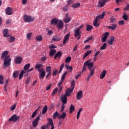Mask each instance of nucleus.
<instances>
[{
	"label": "nucleus",
	"mask_w": 129,
	"mask_h": 129,
	"mask_svg": "<svg viewBox=\"0 0 129 129\" xmlns=\"http://www.w3.org/2000/svg\"><path fill=\"white\" fill-rule=\"evenodd\" d=\"M84 66L88 67V69L90 70V74L86 79V81H88L89 78H90L91 76H93V74H94V69H92V67L94 66V62L91 61V59H90L84 62Z\"/></svg>",
	"instance_id": "f257e3e1"
},
{
	"label": "nucleus",
	"mask_w": 129,
	"mask_h": 129,
	"mask_svg": "<svg viewBox=\"0 0 129 129\" xmlns=\"http://www.w3.org/2000/svg\"><path fill=\"white\" fill-rule=\"evenodd\" d=\"M9 51L6 50L4 51L2 54L1 59L4 60V66L5 67H9L11 65V57L8 55Z\"/></svg>",
	"instance_id": "f03ea898"
},
{
	"label": "nucleus",
	"mask_w": 129,
	"mask_h": 129,
	"mask_svg": "<svg viewBox=\"0 0 129 129\" xmlns=\"http://www.w3.org/2000/svg\"><path fill=\"white\" fill-rule=\"evenodd\" d=\"M71 88H68L66 90L65 96H70V94L73 92V90H74V87H75V81L73 80L71 82Z\"/></svg>",
	"instance_id": "7ed1b4c3"
},
{
	"label": "nucleus",
	"mask_w": 129,
	"mask_h": 129,
	"mask_svg": "<svg viewBox=\"0 0 129 129\" xmlns=\"http://www.w3.org/2000/svg\"><path fill=\"white\" fill-rule=\"evenodd\" d=\"M23 20L25 23H33L35 21V18L31 16L25 14L23 16Z\"/></svg>",
	"instance_id": "20e7f679"
},
{
	"label": "nucleus",
	"mask_w": 129,
	"mask_h": 129,
	"mask_svg": "<svg viewBox=\"0 0 129 129\" xmlns=\"http://www.w3.org/2000/svg\"><path fill=\"white\" fill-rule=\"evenodd\" d=\"M19 119H20V116H18L16 114H14L9 119V121L16 122V121H17V120H19Z\"/></svg>",
	"instance_id": "39448f33"
},
{
	"label": "nucleus",
	"mask_w": 129,
	"mask_h": 129,
	"mask_svg": "<svg viewBox=\"0 0 129 129\" xmlns=\"http://www.w3.org/2000/svg\"><path fill=\"white\" fill-rule=\"evenodd\" d=\"M75 34L74 37L75 38H76L77 40H79L80 38H81V32H80V30L79 29H75Z\"/></svg>",
	"instance_id": "423d86ee"
},
{
	"label": "nucleus",
	"mask_w": 129,
	"mask_h": 129,
	"mask_svg": "<svg viewBox=\"0 0 129 129\" xmlns=\"http://www.w3.org/2000/svg\"><path fill=\"white\" fill-rule=\"evenodd\" d=\"M39 120H40V117L39 116H37L32 121V125L33 127H36L39 124Z\"/></svg>",
	"instance_id": "0eeeda50"
},
{
	"label": "nucleus",
	"mask_w": 129,
	"mask_h": 129,
	"mask_svg": "<svg viewBox=\"0 0 129 129\" xmlns=\"http://www.w3.org/2000/svg\"><path fill=\"white\" fill-rule=\"evenodd\" d=\"M107 3L106 0H100L98 3V7L99 8H102V7H104L105 6V4Z\"/></svg>",
	"instance_id": "6e6552de"
},
{
	"label": "nucleus",
	"mask_w": 129,
	"mask_h": 129,
	"mask_svg": "<svg viewBox=\"0 0 129 129\" xmlns=\"http://www.w3.org/2000/svg\"><path fill=\"white\" fill-rule=\"evenodd\" d=\"M57 27L59 30H62L63 28H64V23L62 20H59L58 22H57V24H56Z\"/></svg>",
	"instance_id": "1a4fd4ad"
},
{
	"label": "nucleus",
	"mask_w": 129,
	"mask_h": 129,
	"mask_svg": "<svg viewBox=\"0 0 129 129\" xmlns=\"http://www.w3.org/2000/svg\"><path fill=\"white\" fill-rule=\"evenodd\" d=\"M38 72L40 73L39 75V79H43V78L45 77V75L46 74V73H45V70H44L43 69H41V70H39Z\"/></svg>",
	"instance_id": "9d476101"
},
{
	"label": "nucleus",
	"mask_w": 129,
	"mask_h": 129,
	"mask_svg": "<svg viewBox=\"0 0 129 129\" xmlns=\"http://www.w3.org/2000/svg\"><path fill=\"white\" fill-rule=\"evenodd\" d=\"M60 20L58 19L57 18H54L51 20L50 25H53V26H56L59 22Z\"/></svg>",
	"instance_id": "9b49d317"
},
{
	"label": "nucleus",
	"mask_w": 129,
	"mask_h": 129,
	"mask_svg": "<svg viewBox=\"0 0 129 129\" xmlns=\"http://www.w3.org/2000/svg\"><path fill=\"white\" fill-rule=\"evenodd\" d=\"M7 40L10 43H14V42H15L16 40V38L14 37L13 35H10L7 37Z\"/></svg>",
	"instance_id": "f8f14e48"
},
{
	"label": "nucleus",
	"mask_w": 129,
	"mask_h": 129,
	"mask_svg": "<svg viewBox=\"0 0 129 129\" xmlns=\"http://www.w3.org/2000/svg\"><path fill=\"white\" fill-rule=\"evenodd\" d=\"M71 21V17L68 16V14H66V17L63 19V22L66 24L69 23Z\"/></svg>",
	"instance_id": "ddd939ff"
},
{
	"label": "nucleus",
	"mask_w": 129,
	"mask_h": 129,
	"mask_svg": "<svg viewBox=\"0 0 129 129\" xmlns=\"http://www.w3.org/2000/svg\"><path fill=\"white\" fill-rule=\"evenodd\" d=\"M69 37H70V33H68L63 38V44L65 45L69 41Z\"/></svg>",
	"instance_id": "4468645a"
},
{
	"label": "nucleus",
	"mask_w": 129,
	"mask_h": 129,
	"mask_svg": "<svg viewBox=\"0 0 129 129\" xmlns=\"http://www.w3.org/2000/svg\"><path fill=\"white\" fill-rule=\"evenodd\" d=\"M82 97H83V92H82V91H80L77 94L76 98L78 99V100H80Z\"/></svg>",
	"instance_id": "2eb2a0df"
},
{
	"label": "nucleus",
	"mask_w": 129,
	"mask_h": 129,
	"mask_svg": "<svg viewBox=\"0 0 129 129\" xmlns=\"http://www.w3.org/2000/svg\"><path fill=\"white\" fill-rule=\"evenodd\" d=\"M6 13L7 15H13V8L11 7H8L6 9Z\"/></svg>",
	"instance_id": "dca6fc26"
},
{
	"label": "nucleus",
	"mask_w": 129,
	"mask_h": 129,
	"mask_svg": "<svg viewBox=\"0 0 129 129\" xmlns=\"http://www.w3.org/2000/svg\"><path fill=\"white\" fill-rule=\"evenodd\" d=\"M46 72L47 74L46 76V78H48L51 75V67L48 66L46 68Z\"/></svg>",
	"instance_id": "f3484780"
},
{
	"label": "nucleus",
	"mask_w": 129,
	"mask_h": 129,
	"mask_svg": "<svg viewBox=\"0 0 129 129\" xmlns=\"http://www.w3.org/2000/svg\"><path fill=\"white\" fill-rule=\"evenodd\" d=\"M28 70H22L19 75V79L21 80L22 78H23V76L24 74H26V73H29V72L28 71Z\"/></svg>",
	"instance_id": "a211bd4d"
},
{
	"label": "nucleus",
	"mask_w": 129,
	"mask_h": 129,
	"mask_svg": "<svg viewBox=\"0 0 129 129\" xmlns=\"http://www.w3.org/2000/svg\"><path fill=\"white\" fill-rule=\"evenodd\" d=\"M62 105H65L67 103V96L63 95L61 97Z\"/></svg>",
	"instance_id": "6ab92c4d"
},
{
	"label": "nucleus",
	"mask_w": 129,
	"mask_h": 129,
	"mask_svg": "<svg viewBox=\"0 0 129 129\" xmlns=\"http://www.w3.org/2000/svg\"><path fill=\"white\" fill-rule=\"evenodd\" d=\"M15 61L16 64H21L22 63V61H23V58L21 56H17Z\"/></svg>",
	"instance_id": "aec40b11"
},
{
	"label": "nucleus",
	"mask_w": 129,
	"mask_h": 129,
	"mask_svg": "<svg viewBox=\"0 0 129 129\" xmlns=\"http://www.w3.org/2000/svg\"><path fill=\"white\" fill-rule=\"evenodd\" d=\"M108 29H110V30H112V31H114L117 28V25L115 24H112L111 26H107Z\"/></svg>",
	"instance_id": "412c9836"
},
{
	"label": "nucleus",
	"mask_w": 129,
	"mask_h": 129,
	"mask_svg": "<svg viewBox=\"0 0 129 129\" xmlns=\"http://www.w3.org/2000/svg\"><path fill=\"white\" fill-rule=\"evenodd\" d=\"M67 116V113L66 112H63L62 113L58 116L59 119H65V117Z\"/></svg>",
	"instance_id": "4be33fe9"
},
{
	"label": "nucleus",
	"mask_w": 129,
	"mask_h": 129,
	"mask_svg": "<svg viewBox=\"0 0 129 129\" xmlns=\"http://www.w3.org/2000/svg\"><path fill=\"white\" fill-rule=\"evenodd\" d=\"M104 16H105V12H102L101 14H100L96 17V20H97L98 21V19L102 20V19L104 18Z\"/></svg>",
	"instance_id": "5701e85b"
},
{
	"label": "nucleus",
	"mask_w": 129,
	"mask_h": 129,
	"mask_svg": "<svg viewBox=\"0 0 129 129\" xmlns=\"http://www.w3.org/2000/svg\"><path fill=\"white\" fill-rule=\"evenodd\" d=\"M115 38L114 36H111L110 39L108 40L109 45H113V42H114Z\"/></svg>",
	"instance_id": "b1692460"
},
{
	"label": "nucleus",
	"mask_w": 129,
	"mask_h": 129,
	"mask_svg": "<svg viewBox=\"0 0 129 129\" xmlns=\"http://www.w3.org/2000/svg\"><path fill=\"white\" fill-rule=\"evenodd\" d=\"M106 75V71L103 70L100 75V79H103Z\"/></svg>",
	"instance_id": "393cba45"
},
{
	"label": "nucleus",
	"mask_w": 129,
	"mask_h": 129,
	"mask_svg": "<svg viewBox=\"0 0 129 129\" xmlns=\"http://www.w3.org/2000/svg\"><path fill=\"white\" fill-rule=\"evenodd\" d=\"M8 33H9L8 29H4L3 30V36L5 37V38L9 37V34H8Z\"/></svg>",
	"instance_id": "a878e982"
},
{
	"label": "nucleus",
	"mask_w": 129,
	"mask_h": 129,
	"mask_svg": "<svg viewBox=\"0 0 129 129\" xmlns=\"http://www.w3.org/2000/svg\"><path fill=\"white\" fill-rule=\"evenodd\" d=\"M36 41H37V42H41L42 40H43V37L42 35H38L36 36L35 37Z\"/></svg>",
	"instance_id": "bb28decb"
},
{
	"label": "nucleus",
	"mask_w": 129,
	"mask_h": 129,
	"mask_svg": "<svg viewBox=\"0 0 129 129\" xmlns=\"http://www.w3.org/2000/svg\"><path fill=\"white\" fill-rule=\"evenodd\" d=\"M48 110V106L47 105H45L42 108V114H45L47 112Z\"/></svg>",
	"instance_id": "cd10ccee"
},
{
	"label": "nucleus",
	"mask_w": 129,
	"mask_h": 129,
	"mask_svg": "<svg viewBox=\"0 0 129 129\" xmlns=\"http://www.w3.org/2000/svg\"><path fill=\"white\" fill-rule=\"evenodd\" d=\"M92 52V50H88L86 51L83 56V59H85V58H86V57H87L88 55H90V54H91Z\"/></svg>",
	"instance_id": "c85d7f7f"
},
{
	"label": "nucleus",
	"mask_w": 129,
	"mask_h": 129,
	"mask_svg": "<svg viewBox=\"0 0 129 129\" xmlns=\"http://www.w3.org/2000/svg\"><path fill=\"white\" fill-rule=\"evenodd\" d=\"M80 6H81L80 3H77L74 4L72 6V7L74 9H77L78 8H79V7H80Z\"/></svg>",
	"instance_id": "c756f323"
},
{
	"label": "nucleus",
	"mask_w": 129,
	"mask_h": 129,
	"mask_svg": "<svg viewBox=\"0 0 129 129\" xmlns=\"http://www.w3.org/2000/svg\"><path fill=\"white\" fill-rule=\"evenodd\" d=\"M43 67V64H37L36 66H35V69H37L38 72H39V70H41V69H40V68H42Z\"/></svg>",
	"instance_id": "7c9ffc66"
},
{
	"label": "nucleus",
	"mask_w": 129,
	"mask_h": 129,
	"mask_svg": "<svg viewBox=\"0 0 129 129\" xmlns=\"http://www.w3.org/2000/svg\"><path fill=\"white\" fill-rule=\"evenodd\" d=\"M61 56H62V53L61 52H58L55 54L54 59H56V58H60Z\"/></svg>",
	"instance_id": "2f4dec72"
},
{
	"label": "nucleus",
	"mask_w": 129,
	"mask_h": 129,
	"mask_svg": "<svg viewBox=\"0 0 129 129\" xmlns=\"http://www.w3.org/2000/svg\"><path fill=\"white\" fill-rule=\"evenodd\" d=\"M75 110V107L73 105H71V106L70 107V113H72L73 111Z\"/></svg>",
	"instance_id": "473e14b6"
},
{
	"label": "nucleus",
	"mask_w": 129,
	"mask_h": 129,
	"mask_svg": "<svg viewBox=\"0 0 129 129\" xmlns=\"http://www.w3.org/2000/svg\"><path fill=\"white\" fill-rule=\"evenodd\" d=\"M33 36V33L30 32L26 35V38L27 40H31V37Z\"/></svg>",
	"instance_id": "72a5a7b5"
},
{
	"label": "nucleus",
	"mask_w": 129,
	"mask_h": 129,
	"mask_svg": "<svg viewBox=\"0 0 129 129\" xmlns=\"http://www.w3.org/2000/svg\"><path fill=\"white\" fill-rule=\"evenodd\" d=\"M93 25L94 27H99V23H98V20L97 19H95L93 22Z\"/></svg>",
	"instance_id": "f704fd0d"
},
{
	"label": "nucleus",
	"mask_w": 129,
	"mask_h": 129,
	"mask_svg": "<svg viewBox=\"0 0 129 129\" xmlns=\"http://www.w3.org/2000/svg\"><path fill=\"white\" fill-rule=\"evenodd\" d=\"M55 53H56V50L51 49L49 52V55L50 57H52V56H53V55H54V54H55Z\"/></svg>",
	"instance_id": "c9c22d12"
},
{
	"label": "nucleus",
	"mask_w": 129,
	"mask_h": 129,
	"mask_svg": "<svg viewBox=\"0 0 129 129\" xmlns=\"http://www.w3.org/2000/svg\"><path fill=\"white\" fill-rule=\"evenodd\" d=\"M13 76L14 78H17V77H18V76H19V71H15L13 73Z\"/></svg>",
	"instance_id": "e433bc0d"
},
{
	"label": "nucleus",
	"mask_w": 129,
	"mask_h": 129,
	"mask_svg": "<svg viewBox=\"0 0 129 129\" xmlns=\"http://www.w3.org/2000/svg\"><path fill=\"white\" fill-rule=\"evenodd\" d=\"M59 113H58V111H56L54 113H53V118L54 119H55V118H57V116L58 117V118H59Z\"/></svg>",
	"instance_id": "4c0bfd02"
},
{
	"label": "nucleus",
	"mask_w": 129,
	"mask_h": 129,
	"mask_svg": "<svg viewBox=\"0 0 129 129\" xmlns=\"http://www.w3.org/2000/svg\"><path fill=\"white\" fill-rule=\"evenodd\" d=\"M61 40V38L60 37H52V40H53L54 42H58Z\"/></svg>",
	"instance_id": "58836bf2"
},
{
	"label": "nucleus",
	"mask_w": 129,
	"mask_h": 129,
	"mask_svg": "<svg viewBox=\"0 0 129 129\" xmlns=\"http://www.w3.org/2000/svg\"><path fill=\"white\" fill-rule=\"evenodd\" d=\"M66 75H67V72H65L62 74L60 80H61L62 81H64Z\"/></svg>",
	"instance_id": "ea45409f"
},
{
	"label": "nucleus",
	"mask_w": 129,
	"mask_h": 129,
	"mask_svg": "<svg viewBox=\"0 0 129 129\" xmlns=\"http://www.w3.org/2000/svg\"><path fill=\"white\" fill-rule=\"evenodd\" d=\"M106 46H107V44L105 43L103 44V45L100 48V50H105L106 49Z\"/></svg>",
	"instance_id": "a19ab883"
},
{
	"label": "nucleus",
	"mask_w": 129,
	"mask_h": 129,
	"mask_svg": "<svg viewBox=\"0 0 129 129\" xmlns=\"http://www.w3.org/2000/svg\"><path fill=\"white\" fill-rule=\"evenodd\" d=\"M30 66H31V64L30 63H27V64H25L24 67V70H29V67H30Z\"/></svg>",
	"instance_id": "79ce46f5"
},
{
	"label": "nucleus",
	"mask_w": 129,
	"mask_h": 129,
	"mask_svg": "<svg viewBox=\"0 0 129 129\" xmlns=\"http://www.w3.org/2000/svg\"><path fill=\"white\" fill-rule=\"evenodd\" d=\"M0 84L1 85L4 84V76L3 75H0Z\"/></svg>",
	"instance_id": "37998d69"
},
{
	"label": "nucleus",
	"mask_w": 129,
	"mask_h": 129,
	"mask_svg": "<svg viewBox=\"0 0 129 129\" xmlns=\"http://www.w3.org/2000/svg\"><path fill=\"white\" fill-rule=\"evenodd\" d=\"M93 27L91 25H87L86 30L88 32L91 31V29H92Z\"/></svg>",
	"instance_id": "c03bdc74"
},
{
	"label": "nucleus",
	"mask_w": 129,
	"mask_h": 129,
	"mask_svg": "<svg viewBox=\"0 0 129 129\" xmlns=\"http://www.w3.org/2000/svg\"><path fill=\"white\" fill-rule=\"evenodd\" d=\"M67 70H70V71H72V70H73V67L72 66H70L69 65H67L66 66Z\"/></svg>",
	"instance_id": "a18cd8bd"
},
{
	"label": "nucleus",
	"mask_w": 129,
	"mask_h": 129,
	"mask_svg": "<svg viewBox=\"0 0 129 129\" xmlns=\"http://www.w3.org/2000/svg\"><path fill=\"white\" fill-rule=\"evenodd\" d=\"M70 61H71V56H68L65 60L66 63H70Z\"/></svg>",
	"instance_id": "49530a36"
},
{
	"label": "nucleus",
	"mask_w": 129,
	"mask_h": 129,
	"mask_svg": "<svg viewBox=\"0 0 129 129\" xmlns=\"http://www.w3.org/2000/svg\"><path fill=\"white\" fill-rule=\"evenodd\" d=\"M57 91H58V88H55L52 91V93L51 94V95L53 96V95H55L56 93H57Z\"/></svg>",
	"instance_id": "de8ad7c7"
},
{
	"label": "nucleus",
	"mask_w": 129,
	"mask_h": 129,
	"mask_svg": "<svg viewBox=\"0 0 129 129\" xmlns=\"http://www.w3.org/2000/svg\"><path fill=\"white\" fill-rule=\"evenodd\" d=\"M118 24L119 26H124V21L123 20L119 21L118 22Z\"/></svg>",
	"instance_id": "09e8293b"
},
{
	"label": "nucleus",
	"mask_w": 129,
	"mask_h": 129,
	"mask_svg": "<svg viewBox=\"0 0 129 129\" xmlns=\"http://www.w3.org/2000/svg\"><path fill=\"white\" fill-rule=\"evenodd\" d=\"M38 109H39V108L37 109L32 114V116H31V118H34V117H35V116H36V114H37V111H38Z\"/></svg>",
	"instance_id": "8fccbe9b"
},
{
	"label": "nucleus",
	"mask_w": 129,
	"mask_h": 129,
	"mask_svg": "<svg viewBox=\"0 0 129 129\" xmlns=\"http://www.w3.org/2000/svg\"><path fill=\"white\" fill-rule=\"evenodd\" d=\"M46 60H47V57L46 56L43 55L41 57V61H42V62H44L46 61Z\"/></svg>",
	"instance_id": "3c124183"
},
{
	"label": "nucleus",
	"mask_w": 129,
	"mask_h": 129,
	"mask_svg": "<svg viewBox=\"0 0 129 129\" xmlns=\"http://www.w3.org/2000/svg\"><path fill=\"white\" fill-rule=\"evenodd\" d=\"M87 69V68H86V66H85L84 65V66L83 67V70H82V72H80V74H82V73H83V72L84 71H86V70Z\"/></svg>",
	"instance_id": "603ef678"
},
{
	"label": "nucleus",
	"mask_w": 129,
	"mask_h": 129,
	"mask_svg": "<svg viewBox=\"0 0 129 129\" xmlns=\"http://www.w3.org/2000/svg\"><path fill=\"white\" fill-rule=\"evenodd\" d=\"M64 63H62L60 67V69H59V73H61V72H62V70H63V68H64Z\"/></svg>",
	"instance_id": "864d4df0"
},
{
	"label": "nucleus",
	"mask_w": 129,
	"mask_h": 129,
	"mask_svg": "<svg viewBox=\"0 0 129 129\" xmlns=\"http://www.w3.org/2000/svg\"><path fill=\"white\" fill-rule=\"evenodd\" d=\"M63 82H64V81H62V80H60V81L58 82V83H57V86H58V87H61V85H62V83H63Z\"/></svg>",
	"instance_id": "5fc2aeb1"
},
{
	"label": "nucleus",
	"mask_w": 129,
	"mask_h": 129,
	"mask_svg": "<svg viewBox=\"0 0 129 129\" xmlns=\"http://www.w3.org/2000/svg\"><path fill=\"white\" fill-rule=\"evenodd\" d=\"M57 74H58V71L57 70V69H55V70L53 72L52 75H53V76H56V75H57Z\"/></svg>",
	"instance_id": "6e6d98bb"
},
{
	"label": "nucleus",
	"mask_w": 129,
	"mask_h": 129,
	"mask_svg": "<svg viewBox=\"0 0 129 129\" xmlns=\"http://www.w3.org/2000/svg\"><path fill=\"white\" fill-rule=\"evenodd\" d=\"M108 35H109V32H106L104 34L103 37L107 39V37H108Z\"/></svg>",
	"instance_id": "4d7b16f0"
},
{
	"label": "nucleus",
	"mask_w": 129,
	"mask_h": 129,
	"mask_svg": "<svg viewBox=\"0 0 129 129\" xmlns=\"http://www.w3.org/2000/svg\"><path fill=\"white\" fill-rule=\"evenodd\" d=\"M50 35H53V31L52 30H48L47 31V36H50Z\"/></svg>",
	"instance_id": "13d9d810"
},
{
	"label": "nucleus",
	"mask_w": 129,
	"mask_h": 129,
	"mask_svg": "<svg viewBox=\"0 0 129 129\" xmlns=\"http://www.w3.org/2000/svg\"><path fill=\"white\" fill-rule=\"evenodd\" d=\"M122 18H123V20H124L125 21H127V20H128L127 15H126V14H124L122 16Z\"/></svg>",
	"instance_id": "bf43d9fd"
},
{
	"label": "nucleus",
	"mask_w": 129,
	"mask_h": 129,
	"mask_svg": "<svg viewBox=\"0 0 129 129\" xmlns=\"http://www.w3.org/2000/svg\"><path fill=\"white\" fill-rule=\"evenodd\" d=\"M56 48V47L53 44H51L49 46V49H55Z\"/></svg>",
	"instance_id": "052dcab7"
},
{
	"label": "nucleus",
	"mask_w": 129,
	"mask_h": 129,
	"mask_svg": "<svg viewBox=\"0 0 129 129\" xmlns=\"http://www.w3.org/2000/svg\"><path fill=\"white\" fill-rule=\"evenodd\" d=\"M100 54V50L97 51L94 54V57H97Z\"/></svg>",
	"instance_id": "680f3d73"
},
{
	"label": "nucleus",
	"mask_w": 129,
	"mask_h": 129,
	"mask_svg": "<svg viewBox=\"0 0 129 129\" xmlns=\"http://www.w3.org/2000/svg\"><path fill=\"white\" fill-rule=\"evenodd\" d=\"M11 110H15L16 109V105H13L10 108Z\"/></svg>",
	"instance_id": "e2e57ef3"
},
{
	"label": "nucleus",
	"mask_w": 129,
	"mask_h": 129,
	"mask_svg": "<svg viewBox=\"0 0 129 129\" xmlns=\"http://www.w3.org/2000/svg\"><path fill=\"white\" fill-rule=\"evenodd\" d=\"M106 40H107V38H106V37H104V36H103V37H102V41L103 43L106 42Z\"/></svg>",
	"instance_id": "0e129e2a"
},
{
	"label": "nucleus",
	"mask_w": 129,
	"mask_h": 129,
	"mask_svg": "<svg viewBox=\"0 0 129 129\" xmlns=\"http://www.w3.org/2000/svg\"><path fill=\"white\" fill-rule=\"evenodd\" d=\"M64 109H65V105H62L61 110H60V112H62V111H63Z\"/></svg>",
	"instance_id": "69168bd1"
},
{
	"label": "nucleus",
	"mask_w": 129,
	"mask_h": 129,
	"mask_svg": "<svg viewBox=\"0 0 129 129\" xmlns=\"http://www.w3.org/2000/svg\"><path fill=\"white\" fill-rule=\"evenodd\" d=\"M22 3L23 5H26L28 3V0H22Z\"/></svg>",
	"instance_id": "338daca9"
},
{
	"label": "nucleus",
	"mask_w": 129,
	"mask_h": 129,
	"mask_svg": "<svg viewBox=\"0 0 129 129\" xmlns=\"http://www.w3.org/2000/svg\"><path fill=\"white\" fill-rule=\"evenodd\" d=\"M129 9V5H127L124 8V11H128Z\"/></svg>",
	"instance_id": "774afa93"
}]
</instances>
